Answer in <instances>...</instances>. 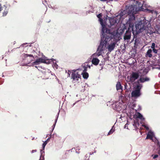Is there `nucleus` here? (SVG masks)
Returning <instances> with one entry per match:
<instances>
[{
	"instance_id": "1",
	"label": "nucleus",
	"mask_w": 160,
	"mask_h": 160,
	"mask_svg": "<svg viewBox=\"0 0 160 160\" xmlns=\"http://www.w3.org/2000/svg\"><path fill=\"white\" fill-rule=\"evenodd\" d=\"M109 30H110L109 29ZM101 33L102 34V35H101V39L100 40V44L99 45L98 48L97 49V55L98 56H100L102 52L104 50L105 48L106 47L107 45L108 44V42H109L113 38H115V37H116V36L117 35V32H116V31L113 32H111L110 31V32H106V30L104 32V34L105 35V36H109V37L111 38L109 40L107 41V43H106V44L104 42H102V46L101 47L99 48V47L100 45V43L102 41V37H103L104 36L103 35L102 33V32Z\"/></svg>"
},
{
	"instance_id": "2",
	"label": "nucleus",
	"mask_w": 160,
	"mask_h": 160,
	"mask_svg": "<svg viewBox=\"0 0 160 160\" xmlns=\"http://www.w3.org/2000/svg\"><path fill=\"white\" fill-rule=\"evenodd\" d=\"M102 16V13H99L97 15V17L99 18L100 23L102 26V31L103 35L104 36L103 37H102V41L100 43V45L99 47V48L101 47L102 44V42H103L104 41L105 43L106 44V43H107V41L110 39L111 38L109 37V36H106V35L105 36V35L104 33L105 30H106V32H110V30H108V29L106 28L105 24H104V23L103 22V20L101 18Z\"/></svg>"
},
{
	"instance_id": "3",
	"label": "nucleus",
	"mask_w": 160,
	"mask_h": 160,
	"mask_svg": "<svg viewBox=\"0 0 160 160\" xmlns=\"http://www.w3.org/2000/svg\"><path fill=\"white\" fill-rule=\"evenodd\" d=\"M148 24L149 23L147 20L141 21L136 25V29L137 31L139 33L144 32H145L143 33L144 34L145 33L147 34L148 33L147 29H148Z\"/></svg>"
},
{
	"instance_id": "4",
	"label": "nucleus",
	"mask_w": 160,
	"mask_h": 160,
	"mask_svg": "<svg viewBox=\"0 0 160 160\" xmlns=\"http://www.w3.org/2000/svg\"><path fill=\"white\" fill-rule=\"evenodd\" d=\"M109 18L108 19L106 18V21L104 23L106 27V26H107L109 28H114L117 25V22H119L120 21L117 17L114 18Z\"/></svg>"
},
{
	"instance_id": "5",
	"label": "nucleus",
	"mask_w": 160,
	"mask_h": 160,
	"mask_svg": "<svg viewBox=\"0 0 160 160\" xmlns=\"http://www.w3.org/2000/svg\"><path fill=\"white\" fill-rule=\"evenodd\" d=\"M142 87L141 84L139 83L134 87V89L131 93L132 97H138L141 95L140 90Z\"/></svg>"
},
{
	"instance_id": "6",
	"label": "nucleus",
	"mask_w": 160,
	"mask_h": 160,
	"mask_svg": "<svg viewBox=\"0 0 160 160\" xmlns=\"http://www.w3.org/2000/svg\"><path fill=\"white\" fill-rule=\"evenodd\" d=\"M81 76L78 72L77 71V70H72L71 74V79L73 81H78L79 78H80Z\"/></svg>"
},
{
	"instance_id": "7",
	"label": "nucleus",
	"mask_w": 160,
	"mask_h": 160,
	"mask_svg": "<svg viewBox=\"0 0 160 160\" xmlns=\"http://www.w3.org/2000/svg\"><path fill=\"white\" fill-rule=\"evenodd\" d=\"M126 10L127 11L128 14H136L137 12L138 11L137 8H136L135 5H131L129 6Z\"/></svg>"
},
{
	"instance_id": "8",
	"label": "nucleus",
	"mask_w": 160,
	"mask_h": 160,
	"mask_svg": "<svg viewBox=\"0 0 160 160\" xmlns=\"http://www.w3.org/2000/svg\"><path fill=\"white\" fill-rule=\"evenodd\" d=\"M120 13L116 16L119 21L121 19H123L124 18L128 15L127 11L126 10H121Z\"/></svg>"
},
{
	"instance_id": "9",
	"label": "nucleus",
	"mask_w": 160,
	"mask_h": 160,
	"mask_svg": "<svg viewBox=\"0 0 160 160\" xmlns=\"http://www.w3.org/2000/svg\"><path fill=\"white\" fill-rule=\"evenodd\" d=\"M139 76V75L138 72H132L130 76V81L132 82H134L138 78Z\"/></svg>"
},
{
	"instance_id": "10",
	"label": "nucleus",
	"mask_w": 160,
	"mask_h": 160,
	"mask_svg": "<svg viewBox=\"0 0 160 160\" xmlns=\"http://www.w3.org/2000/svg\"><path fill=\"white\" fill-rule=\"evenodd\" d=\"M47 142V141H46L44 142L42 145V148L40 150L41 155L39 160H44V149L45 147Z\"/></svg>"
},
{
	"instance_id": "11",
	"label": "nucleus",
	"mask_w": 160,
	"mask_h": 160,
	"mask_svg": "<svg viewBox=\"0 0 160 160\" xmlns=\"http://www.w3.org/2000/svg\"><path fill=\"white\" fill-rule=\"evenodd\" d=\"M131 31L129 30V28H128L124 36L123 39L124 40H129L131 38Z\"/></svg>"
},
{
	"instance_id": "12",
	"label": "nucleus",
	"mask_w": 160,
	"mask_h": 160,
	"mask_svg": "<svg viewBox=\"0 0 160 160\" xmlns=\"http://www.w3.org/2000/svg\"><path fill=\"white\" fill-rule=\"evenodd\" d=\"M40 75H41V77L42 78L45 79H48L50 75H52V74L49 72H45L44 73L42 72Z\"/></svg>"
},
{
	"instance_id": "13",
	"label": "nucleus",
	"mask_w": 160,
	"mask_h": 160,
	"mask_svg": "<svg viewBox=\"0 0 160 160\" xmlns=\"http://www.w3.org/2000/svg\"><path fill=\"white\" fill-rule=\"evenodd\" d=\"M116 44V42H113L109 44L107 48L108 51L111 52L112 51L114 48Z\"/></svg>"
},
{
	"instance_id": "14",
	"label": "nucleus",
	"mask_w": 160,
	"mask_h": 160,
	"mask_svg": "<svg viewBox=\"0 0 160 160\" xmlns=\"http://www.w3.org/2000/svg\"><path fill=\"white\" fill-rule=\"evenodd\" d=\"M135 14H128V16L129 19L128 21L130 22H132L135 20Z\"/></svg>"
},
{
	"instance_id": "15",
	"label": "nucleus",
	"mask_w": 160,
	"mask_h": 160,
	"mask_svg": "<svg viewBox=\"0 0 160 160\" xmlns=\"http://www.w3.org/2000/svg\"><path fill=\"white\" fill-rule=\"evenodd\" d=\"M149 78L148 77H146L145 78H141L138 81V84L139 83V82L142 83H143L145 82L148 81H149Z\"/></svg>"
},
{
	"instance_id": "16",
	"label": "nucleus",
	"mask_w": 160,
	"mask_h": 160,
	"mask_svg": "<svg viewBox=\"0 0 160 160\" xmlns=\"http://www.w3.org/2000/svg\"><path fill=\"white\" fill-rule=\"evenodd\" d=\"M99 60L97 58H94L92 60V63L95 65H97L99 62Z\"/></svg>"
},
{
	"instance_id": "17",
	"label": "nucleus",
	"mask_w": 160,
	"mask_h": 160,
	"mask_svg": "<svg viewBox=\"0 0 160 160\" xmlns=\"http://www.w3.org/2000/svg\"><path fill=\"white\" fill-rule=\"evenodd\" d=\"M152 50L151 49H149L146 53V57H148L150 58L152 57Z\"/></svg>"
},
{
	"instance_id": "18",
	"label": "nucleus",
	"mask_w": 160,
	"mask_h": 160,
	"mask_svg": "<svg viewBox=\"0 0 160 160\" xmlns=\"http://www.w3.org/2000/svg\"><path fill=\"white\" fill-rule=\"evenodd\" d=\"M135 4L134 5L135 6L136 8H137V7H138L139 8V9H138V11L140 10V11L141 9L140 8H141L142 6V5L139 1H136V2H135Z\"/></svg>"
},
{
	"instance_id": "19",
	"label": "nucleus",
	"mask_w": 160,
	"mask_h": 160,
	"mask_svg": "<svg viewBox=\"0 0 160 160\" xmlns=\"http://www.w3.org/2000/svg\"><path fill=\"white\" fill-rule=\"evenodd\" d=\"M116 89L117 90H118L122 89V86L120 82H118L116 85Z\"/></svg>"
},
{
	"instance_id": "20",
	"label": "nucleus",
	"mask_w": 160,
	"mask_h": 160,
	"mask_svg": "<svg viewBox=\"0 0 160 160\" xmlns=\"http://www.w3.org/2000/svg\"><path fill=\"white\" fill-rule=\"evenodd\" d=\"M37 59L38 60V62H39V63H48V62H46V60L42 58H39Z\"/></svg>"
},
{
	"instance_id": "21",
	"label": "nucleus",
	"mask_w": 160,
	"mask_h": 160,
	"mask_svg": "<svg viewBox=\"0 0 160 160\" xmlns=\"http://www.w3.org/2000/svg\"><path fill=\"white\" fill-rule=\"evenodd\" d=\"M82 77L84 79H87L88 78L89 76V74L88 73L86 72H83L82 73Z\"/></svg>"
},
{
	"instance_id": "22",
	"label": "nucleus",
	"mask_w": 160,
	"mask_h": 160,
	"mask_svg": "<svg viewBox=\"0 0 160 160\" xmlns=\"http://www.w3.org/2000/svg\"><path fill=\"white\" fill-rule=\"evenodd\" d=\"M39 64L40 63L39 62H38V60L37 59L35 61L32 63V66H35V67H37L36 66L39 65Z\"/></svg>"
},
{
	"instance_id": "23",
	"label": "nucleus",
	"mask_w": 160,
	"mask_h": 160,
	"mask_svg": "<svg viewBox=\"0 0 160 160\" xmlns=\"http://www.w3.org/2000/svg\"><path fill=\"white\" fill-rule=\"evenodd\" d=\"M136 116L137 118L142 119L143 118L142 115L139 112H138L136 114Z\"/></svg>"
},
{
	"instance_id": "24",
	"label": "nucleus",
	"mask_w": 160,
	"mask_h": 160,
	"mask_svg": "<svg viewBox=\"0 0 160 160\" xmlns=\"http://www.w3.org/2000/svg\"><path fill=\"white\" fill-rule=\"evenodd\" d=\"M127 22L128 24V26L129 28H129V29L130 28H132V29L133 26V22H130L128 21Z\"/></svg>"
},
{
	"instance_id": "25",
	"label": "nucleus",
	"mask_w": 160,
	"mask_h": 160,
	"mask_svg": "<svg viewBox=\"0 0 160 160\" xmlns=\"http://www.w3.org/2000/svg\"><path fill=\"white\" fill-rule=\"evenodd\" d=\"M152 133H148L147 135L146 139H152Z\"/></svg>"
},
{
	"instance_id": "26",
	"label": "nucleus",
	"mask_w": 160,
	"mask_h": 160,
	"mask_svg": "<svg viewBox=\"0 0 160 160\" xmlns=\"http://www.w3.org/2000/svg\"><path fill=\"white\" fill-rule=\"evenodd\" d=\"M3 12H2L3 15L2 16H6L8 13V10L7 9H4L3 8Z\"/></svg>"
},
{
	"instance_id": "27",
	"label": "nucleus",
	"mask_w": 160,
	"mask_h": 160,
	"mask_svg": "<svg viewBox=\"0 0 160 160\" xmlns=\"http://www.w3.org/2000/svg\"><path fill=\"white\" fill-rule=\"evenodd\" d=\"M113 126L112 128L110 130L108 133L107 135H109L113 133L114 130L113 129Z\"/></svg>"
},
{
	"instance_id": "28",
	"label": "nucleus",
	"mask_w": 160,
	"mask_h": 160,
	"mask_svg": "<svg viewBox=\"0 0 160 160\" xmlns=\"http://www.w3.org/2000/svg\"><path fill=\"white\" fill-rule=\"evenodd\" d=\"M126 29V27L125 26H124L123 27H122V29H120V32L121 33H123L125 30Z\"/></svg>"
},
{
	"instance_id": "29",
	"label": "nucleus",
	"mask_w": 160,
	"mask_h": 160,
	"mask_svg": "<svg viewBox=\"0 0 160 160\" xmlns=\"http://www.w3.org/2000/svg\"><path fill=\"white\" fill-rule=\"evenodd\" d=\"M6 7L5 6L2 7L1 4H0V13L3 10V8L6 9Z\"/></svg>"
},
{
	"instance_id": "30",
	"label": "nucleus",
	"mask_w": 160,
	"mask_h": 160,
	"mask_svg": "<svg viewBox=\"0 0 160 160\" xmlns=\"http://www.w3.org/2000/svg\"><path fill=\"white\" fill-rule=\"evenodd\" d=\"M152 49V50L154 53L155 54H157L158 53V50L157 49H155V48H153Z\"/></svg>"
},
{
	"instance_id": "31",
	"label": "nucleus",
	"mask_w": 160,
	"mask_h": 160,
	"mask_svg": "<svg viewBox=\"0 0 160 160\" xmlns=\"http://www.w3.org/2000/svg\"><path fill=\"white\" fill-rule=\"evenodd\" d=\"M82 66L83 68V72H86L87 71V67H86L85 65H82Z\"/></svg>"
},
{
	"instance_id": "32",
	"label": "nucleus",
	"mask_w": 160,
	"mask_h": 160,
	"mask_svg": "<svg viewBox=\"0 0 160 160\" xmlns=\"http://www.w3.org/2000/svg\"><path fill=\"white\" fill-rule=\"evenodd\" d=\"M155 44L154 43H152V45L151 46V48H155Z\"/></svg>"
},
{
	"instance_id": "33",
	"label": "nucleus",
	"mask_w": 160,
	"mask_h": 160,
	"mask_svg": "<svg viewBox=\"0 0 160 160\" xmlns=\"http://www.w3.org/2000/svg\"><path fill=\"white\" fill-rule=\"evenodd\" d=\"M26 57H32L34 58L32 54H26Z\"/></svg>"
},
{
	"instance_id": "34",
	"label": "nucleus",
	"mask_w": 160,
	"mask_h": 160,
	"mask_svg": "<svg viewBox=\"0 0 160 160\" xmlns=\"http://www.w3.org/2000/svg\"><path fill=\"white\" fill-rule=\"evenodd\" d=\"M71 73V72L70 70H68V77H70V74Z\"/></svg>"
},
{
	"instance_id": "35",
	"label": "nucleus",
	"mask_w": 160,
	"mask_h": 160,
	"mask_svg": "<svg viewBox=\"0 0 160 160\" xmlns=\"http://www.w3.org/2000/svg\"><path fill=\"white\" fill-rule=\"evenodd\" d=\"M158 155H154V156H153V159H155L156 158H157L158 157Z\"/></svg>"
},
{
	"instance_id": "36",
	"label": "nucleus",
	"mask_w": 160,
	"mask_h": 160,
	"mask_svg": "<svg viewBox=\"0 0 160 160\" xmlns=\"http://www.w3.org/2000/svg\"><path fill=\"white\" fill-rule=\"evenodd\" d=\"M143 126H144V128H145L147 130H148L149 129V128L148 126H147L146 125H144Z\"/></svg>"
},
{
	"instance_id": "37",
	"label": "nucleus",
	"mask_w": 160,
	"mask_h": 160,
	"mask_svg": "<svg viewBox=\"0 0 160 160\" xmlns=\"http://www.w3.org/2000/svg\"><path fill=\"white\" fill-rule=\"evenodd\" d=\"M37 150H32V153H34V152H37Z\"/></svg>"
},
{
	"instance_id": "38",
	"label": "nucleus",
	"mask_w": 160,
	"mask_h": 160,
	"mask_svg": "<svg viewBox=\"0 0 160 160\" xmlns=\"http://www.w3.org/2000/svg\"><path fill=\"white\" fill-rule=\"evenodd\" d=\"M102 1L105 2L108 1V0H100Z\"/></svg>"
},
{
	"instance_id": "39",
	"label": "nucleus",
	"mask_w": 160,
	"mask_h": 160,
	"mask_svg": "<svg viewBox=\"0 0 160 160\" xmlns=\"http://www.w3.org/2000/svg\"><path fill=\"white\" fill-rule=\"evenodd\" d=\"M55 124H56V122L55 123V124H54L53 125V129H52V130H53V129H54V127H55Z\"/></svg>"
},
{
	"instance_id": "40",
	"label": "nucleus",
	"mask_w": 160,
	"mask_h": 160,
	"mask_svg": "<svg viewBox=\"0 0 160 160\" xmlns=\"http://www.w3.org/2000/svg\"><path fill=\"white\" fill-rule=\"evenodd\" d=\"M88 67L89 68H90V66L89 65H87V67Z\"/></svg>"
},
{
	"instance_id": "41",
	"label": "nucleus",
	"mask_w": 160,
	"mask_h": 160,
	"mask_svg": "<svg viewBox=\"0 0 160 160\" xmlns=\"http://www.w3.org/2000/svg\"><path fill=\"white\" fill-rule=\"evenodd\" d=\"M127 124H126L125 125V126H124V128H125L126 127H127Z\"/></svg>"
},
{
	"instance_id": "42",
	"label": "nucleus",
	"mask_w": 160,
	"mask_h": 160,
	"mask_svg": "<svg viewBox=\"0 0 160 160\" xmlns=\"http://www.w3.org/2000/svg\"><path fill=\"white\" fill-rule=\"evenodd\" d=\"M153 11L150 10V12H151L152 13H153V12H153Z\"/></svg>"
}]
</instances>
